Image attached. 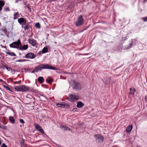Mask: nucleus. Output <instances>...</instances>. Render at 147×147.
I'll list each match as a JSON object with an SVG mask.
<instances>
[{"label": "nucleus", "instance_id": "1", "mask_svg": "<svg viewBox=\"0 0 147 147\" xmlns=\"http://www.w3.org/2000/svg\"><path fill=\"white\" fill-rule=\"evenodd\" d=\"M14 88L17 91L20 92H26L30 89L29 87L24 85L15 86Z\"/></svg>", "mask_w": 147, "mask_h": 147}, {"label": "nucleus", "instance_id": "2", "mask_svg": "<svg viewBox=\"0 0 147 147\" xmlns=\"http://www.w3.org/2000/svg\"><path fill=\"white\" fill-rule=\"evenodd\" d=\"M72 86L73 89L80 90L82 88V85L80 83H78L74 80L72 81Z\"/></svg>", "mask_w": 147, "mask_h": 147}, {"label": "nucleus", "instance_id": "3", "mask_svg": "<svg viewBox=\"0 0 147 147\" xmlns=\"http://www.w3.org/2000/svg\"><path fill=\"white\" fill-rule=\"evenodd\" d=\"M79 98L78 96L72 94H70L68 98V100L71 102H74L78 100Z\"/></svg>", "mask_w": 147, "mask_h": 147}, {"label": "nucleus", "instance_id": "4", "mask_svg": "<svg viewBox=\"0 0 147 147\" xmlns=\"http://www.w3.org/2000/svg\"><path fill=\"white\" fill-rule=\"evenodd\" d=\"M42 69H50L51 70H56L55 67L51 66L50 65L48 64H41Z\"/></svg>", "mask_w": 147, "mask_h": 147}, {"label": "nucleus", "instance_id": "5", "mask_svg": "<svg viewBox=\"0 0 147 147\" xmlns=\"http://www.w3.org/2000/svg\"><path fill=\"white\" fill-rule=\"evenodd\" d=\"M18 22L22 26L28 23L26 19L22 17L18 18Z\"/></svg>", "mask_w": 147, "mask_h": 147}, {"label": "nucleus", "instance_id": "6", "mask_svg": "<svg viewBox=\"0 0 147 147\" xmlns=\"http://www.w3.org/2000/svg\"><path fill=\"white\" fill-rule=\"evenodd\" d=\"M84 20L83 18V16L82 15L79 16L78 18V20L76 21V26H79L83 24L84 23Z\"/></svg>", "mask_w": 147, "mask_h": 147}, {"label": "nucleus", "instance_id": "7", "mask_svg": "<svg viewBox=\"0 0 147 147\" xmlns=\"http://www.w3.org/2000/svg\"><path fill=\"white\" fill-rule=\"evenodd\" d=\"M21 44L20 40H18L17 41L13 42L9 45L10 47L13 48H17L18 46Z\"/></svg>", "mask_w": 147, "mask_h": 147}, {"label": "nucleus", "instance_id": "8", "mask_svg": "<svg viewBox=\"0 0 147 147\" xmlns=\"http://www.w3.org/2000/svg\"><path fill=\"white\" fill-rule=\"evenodd\" d=\"M35 126V128L38 131L43 134H45V132L43 130L42 127L40 126L38 124H34V125Z\"/></svg>", "mask_w": 147, "mask_h": 147}, {"label": "nucleus", "instance_id": "9", "mask_svg": "<svg viewBox=\"0 0 147 147\" xmlns=\"http://www.w3.org/2000/svg\"><path fill=\"white\" fill-rule=\"evenodd\" d=\"M94 137L99 142H102L104 140V138L103 137L99 134L95 135Z\"/></svg>", "mask_w": 147, "mask_h": 147}, {"label": "nucleus", "instance_id": "10", "mask_svg": "<svg viewBox=\"0 0 147 147\" xmlns=\"http://www.w3.org/2000/svg\"><path fill=\"white\" fill-rule=\"evenodd\" d=\"M22 28L24 29L25 31H29L31 28V27L29 25L28 23H27L24 25L22 26Z\"/></svg>", "mask_w": 147, "mask_h": 147}, {"label": "nucleus", "instance_id": "11", "mask_svg": "<svg viewBox=\"0 0 147 147\" xmlns=\"http://www.w3.org/2000/svg\"><path fill=\"white\" fill-rule=\"evenodd\" d=\"M36 56V55L34 53H30L26 54L25 57L26 58L32 59L35 58Z\"/></svg>", "mask_w": 147, "mask_h": 147}, {"label": "nucleus", "instance_id": "12", "mask_svg": "<svg viewBox=\"0 0 147 147\" xmlns=\"http://www.w3.org/2000/svg\"><path fill=\"white\" fill-rule=\"evenodd\" d=\"M28 42L33 46H35L37 45V42L36 40L32 38L28 40Z\"/></svg>", "mask_w": 147, "mask_h": 147}, {"label": "nucleus", "instance_id": "13", "mask_svg": "<svg viewBox=\"0 0 147 147\" xmlns=\"http://www.w3.org/2000/svg\"><path fill=\"white\" fill-rule=\"evenodd\" d=\"M13 16V19L14 20L17 19L20 17V15L18 11L14 13Z\"/></svg>", "mask_w": 147, "mask_h": 147}, {"label": "nucleus", "instance_id": "14", "mask_svg": "<svg viewBox=\"0 0 147 147\" xmlns=\"http://www.w3.org/2000/svg\"><path fill=\"white\" fill-rule=\"evenodd\" d=\"M84 105L82 102L81 101H79L77 103L76 107L78 108H80L83 107Z\"/></svg>", "mask_w": 147, "mask_h": 147}, {"label": "nucleus", "instance_id": "15", "mask_svg": "<svg viewBox=\"0 0 147 147\" xmlns=\"http://www.w3.org/2000/svg\"><path fill=\"white\" fill-rule=\"evenodd\" d=\"M34 69L36 72H38L39 70L41 71V69H42L41 68V64L38 65L37 66L35 67Z\"/></svg>", "mask_w": 147, "mask_h": 147}, {"label": "nucleus", "instance_id": "16", "mask_svg": "<svg viewBox=\"0 0 147 147\" xmlns=\"http://www.w3.org/2000/svg\"><path fill=\"white\" fill-rule=\"evenodd\" d=\"M46 82L49 84H51L53 81V79L51 78L50 77H48L46 79Z\"/></svg>", "mask_w": 147, "mask_h": 147}, {"label": "nucleus", "instance_id": "17", "mask_svg": "<svg viewBox=\"0 0 147 147\" xmlns=\"http://www.w3.org/2000/svg\"><path fill=\"white\" fill-rule=\"evenodd\" d=\"M5 2L4 1H0V11H1L3 7L4 6Z\"/></svg>", "mask_w": 147, "mask_h": 147}, {"label": "nucleus", "instance_id": "18", "mask_svg": "<svg viewBox=\"0 0 147 147\" xmlns=\"http://www.w3.org/2000/svg\"><path fill=\"white\" fill-rule=\"evenodd\" d=\"M44 78L42 77H39L38 78V80L40 84H42L44 81Z\"/></svg>", "mask_w": 147, "mask_h": 147}, {"label": "nucleus", "instance_id": "19", "mask_svg": "<svg viewBox=\"0 0 147 147\" xmlns=\"http://www.w3.org/2000/svg\"><path fill=\"white\" fill-rule=\"evenodd\" d=\"M9 120L11 123L12 124H14L15 123V120L13 117L10 116L9 117Z\"/></svg>", "mask_w": 147, "mask_h": 147}, {"label": "nucleus", "instance_id": "20", "mask_svg": "<svg viewBox=\"0 0 147 147\" xmlns=\"http://www.w3.org/2000/svg\"><path fill=\"white\" fill-rule=\"evenodd\" d=\"M129 90L130 92H129V94H130L134 95V92H136V90L134 88H130L129 89Z\"/></svg>", "mask_w": 147, "mask_h": 147}, {"label": "nucleus", "instance_id": "21", "mask_svg": "<svg viewBox=\"0 0 147 147\" xmlns=\"http://www.w3.org/2000/svg\"><path fill=\"white\" fill-rule=\"evenodd\" d=\"M132 128V126L131 125H129L126 128V131L127 132H130L131 131Z\"/></svg>", "mask_w": 147, "mask_h": 147}, {"label": "nucleus", "instance_id": "22", "mask_svg": "<svg viewBox=\"0 0 147 147\" xmlns=\"http://www.w3.org/2000/svg\"><path fill=\"white\" fill-rule=\"evenodd\" d=\"M21 147H25L26 146V144L24 143V140L23 139L20 142Z\"/></svg>", "mask_w": 147, "mask_h": 147}, {"label": "nucleus", "instance_id": "23", "mask_svg": "<svg viewBox=\"0 0 147 147\" xmlns=\"http://www.w3.org/2000/svg\"><path fill=\"white\" fill-rule=\"evenodd\" d=\"M0 31L3 33L6 34L7 31V30L4 27L3 28L0 29Z\"/></svg>", "mask_w": 147, "mask_h": 147}, {"label": "nucleus", "instance_id": "24", "mask_svg": "<svg viewBox=\"0 0 147 147\" xmlns=\"http://www.w3.org/2000/svg\"><path fill=\"white\" fill-rule=\"evenodd\" d=\"M28 45H24L23 46L22 48H20V49L21 50H26V49H28Z\"/></svg>", "mask_w": 147, "mask_h": 147}, {"label": "nucleus", "instance_id": "25", "mask_svg": "<svg viewBox=\"0 0 147 147\" xmlns=\"http://www.w3.org/2000/svg\"><path fill=\"white\" fill-rule=\"evenodd\" d=\"M133 42L132 41L131 42L129 46H126L125 48V49H129L131 48L132 47V45Z\"/></svg>", "mask_w": 147, "mask_h": 147}, {"label": "nucleus", "instance_id": "26", "mask_svg": "<svg viewBox=\"0 0 147 147\" xmlns=\"http://www.w3.org/2000/svg\"><path fill=\"white\" fill-rule=\"evenodd\" d=\"M6 54H8L11 56H16V55L14 53H11L10 52H7L6 53Z\"/></svg>", "mask_w": 147, "mask_h": 147}, {"label": "nucleus", "instance_id": "27", "mask_svg": "<svg viewBox=\"0 0 147 147\" xmlns=\"http://www.w3.org/2000/svg\"><path fill=\"white\" fill-rule=\"evenodd\" d=\"M64 103H57L56 104V106L57 107H61L62 108L63 107V106H64Z\"/></svg>", "mask_w": 147, "mask_h": 147}, {"label": "nucleus", "instance_id": "28", "mask_svg": "<svg viewBox=\"0 0 147 147\" xmlns=\"http://www.w3.org/2000/svg\"><path fill=\"white\" fill-rule=\"evenodd\" d=\"M48 48L47 47H44L42 50V52L43 53H45L47 52Z\"/></svg>", "mask_w": 147, "mask_h": 147}, {"label": "nucleus", "instance_id": "29", "mask_svg": "<svg viewBox=\"0 0 147 147\" xmlns=\"http://www.w3.org/2000/svg\"><path fill=\"white\" fill-rule=\"evenodd\" d=\"M64 106H63V108H67L70 107V105L68 103H64Z\"/></svg>", "mask_w": 147, "mask_h": 147}, {"label": "nucleus", "instance_id": "30", "mask_svg": "<svg viewBox=\"0 0 147 147\" xmlns=\"http://www.w3.org/2000/svg\"><path fill=\"white\" fill-rule=\"evenodd\" d=\"M68 130L69 131H71V132L72 131V130L70 129V128L67 127H64V128L63 129V130L65 131V130Z\"/></svg>", "mask_w": 147, "mask_h": 147}, {"label": "nucleus", "instance_id": "31", "mask_svg": "<svg viewBox=\"0 0 147 147\" xmlns=\"http://www.w3.org/2000/svg\"><path fill=\"white\" fill-rule=\"evenodd\" d=\"M0 128L3 129H7V127L2 125L0 124Z\"/></svg>", "mask_w": 147, "mask_h": 147}, {"label": "nucleus", "instance_id": "32", "mask_svg": "<svg viewBox=\"0 0 147 147\" xmlns=\"http://www.w3.org/2000/svg\"><path fill=\"white\" fill-rule=\"evenodd\" d=\"M35 26L37 28H40V25L39 23H37L35 24Z\"/></svg>", "mask_w": 147, "mask_h": 147}, {"label": "nucleus", "instance_id": "33", "mask_svg": "<svg viewBox=\"0 0 147 147\" xmlns=\"http://www.w3.org/2000/svg\"><path fill=\"white\" fill-rule=\"evenodd\" d=\"M27 60L26 59H22V60H19L17 61H16V62H24L26 61Z\"/></svg>", "mask_w": 147, "mask_h": 147}, {"label": "nucleus", "instance_id": "34", "mask_svg": "<svg viewBox=\"0 0 147 147\" xmlns=\"http://www.w3.org/2000/svg\"><path fill=\"white\" fill-rule=\"evenodd\" d=\"M141 19L143 20V22H146L147 21V16L146 17L142 18Z\"/></svg>", "mask_w": 147, "mask_h": 147}, {"label": "nucleus", "instance_id": "35", "mask_svg": "<svg viewBox=\"0 0 147 147\" xmlns=\"http://www.w3.org/2000/svg\"><path fill=\"white\" fill-rule=\"evenodd\" d=\"M4 9L5 11H9V7H5L4 8Z\"/></svg>", "mask_w": 147, "mask_h": 147}, {"label": "nucleus", "instance_id": "36", "mask_svg": "<svg viewBox=\"0 0 147 147\" xmlns=\"http://www.w3.org/2000/svg\"><path fill=\"white\" fill-rule=\"evenodd\" d=\"M5 67L6 68V69L8 71H9L11 69V68L10 67H9L7 66V65H5Z\"/></svg>", "mask_w": 147, "mask_h": 147}, {"label": "nucleus", "instance_id": "37", "mask_svg": "<svg viewBox=\"0 0 147 147\" xmlns=\"http://www.w3.org/2000/svg\"><path fill=\"white\" fill-rule=\"evenodd\" d=\"M4 88L6 89L7 90H10V88H9L8 87L6 86H4Z\"/></svg>", "mask_w": 147, "mask_h": 147}, {"label": "nucleus", "instance_id": "38", "mask_svg": "<svg viewBox=\"0 0 147 147\" xmlns=\"http://www.w3.org/2000/svg\"><path fill=\"white\" fill-rule=\"evenodd\" d=\"M72 111L73 112H78V109L77 108H75L73 109Z\"/></svg>", "mask_w": 147, "mask_h": 147}, {"label": "nucleus", "instance_id": "39", "mask_svg": "<svg viewBox=\"0 0 147 147\" xmlns=\"http://www.w3.org/2000/svg\"><path fill=\"white\" fill-rule=\"evenodd\" d=\"M111 80V79L110 78H109V80L108 81H106L105 82V83L107 84H110V83Z\"/></svg>", "mask_w": 147, "mask_h": 147}, {"label": "nucleus", "instance_id": "40", "mask_svg": "<svg viewBox=\"0 0 147 147\" xmlns=\"http://www.w3.org/2000/svg\"><path fill=\"white\" fill-rule=\"evenodd\" d=\"M20 122L23 124H24V120L22 119H20L19 120Z\"/></svg>", "mask_w": 147, "mask_h": 147}, {"label": "nucleus", "instance_id": "41", "mask_svg": "<svg viewBox=\"0 0 147 147\" xmlns=\"http://www.w3.org/2000/svg\"><path fill=\"white\" fill-rule=\"evenodd\" d=\"M1 147H7V146L5 143H3Z\"/></svg>", "mask_w": 147, "mask_h": 147}, {"label": "nucleus", "instance_id": "42", "mask_svg": "<svg viewBox=\"0 0 147 147\" xmlns=\"http://www.w3.org/2000/svg\"><path fill=\"white\" fill-rule=\"evenodd\" d=\"M26 98H28L29 100H30V101H31V98H29V97H28L27 96H26Z\"/></svg>", "mask_w": 147, "mask_h": 147}, {"label": "nucleus", "instance_id": "43", "mask_svg": "<svg viewBox=\"0 0 147 147\" xmlns=\"http://www.w3.org/2000/svg\"><path fill=\"white\" fill-rule=\"evenodd\" d=\"M65 126H63V125H61V128L63 129V128H64V127H65Z\"/></svg>", "mask_w": 147, "mask_h": 147}, {"label": "nucleus", "instance_id": "44", "mask_svg": "<svg viewBox=\"0 0 147 147\" xmlns=\"http://www.w3.org/2000/svg\"><path fill=\"white\" fill-rule=\"evenodd\" d=\"M36 72V71H35V70H34H34L32 72V73H34V72Z\"/></svg>", "mask_w": 147, "mask_h": 147}, {"label": "nucleus", "instance_id": "45", "mask_svg": "<svg viewBox=\"0 0 147 147\" xmlns=\"http://www.w3.org/2000/svg\"><path fill=\"white\" fill-rule=\"evenodd\" d=\"M0 82H3V81L2 80L0 79Z\"/></svg>", "mask_w": 147, "mask_h": 147}, {"label": "nucleus", "instance_id": "46", "mask_svg": "<svg viewBox=\"0 0 147 147\" xmlns=\"http://www.w3.org/2000/svg\"><path fill=\"white\" fill-rule=\"evenodd\" d=\"M9 91H11V92H12V91L11 90V89L10 88V90H9Z\"/></svg>", "mask_w": 147, "mask_h": 147}, {"label": "nucleus", "instance_id": "47", "mask_svg": "<svg viewBox=\"0 0 147 147\" xmlns=\"http://www.w3.org/2000/svg\"><path fill=\"white\" fill-rule=\"evenodd\" d=\"M88 53H85V54H84V55H88Z\"/></svg>", "mask_w": 147, "mask_h": 147}, {"label": "nucleus", "instance_id": "48", "mask_svg": "<svg viewBox=\"0 0 147 147\" xmlns=\"http://www.w3.org/2000/svg\"><path fill=\"white\" fill-rule=\"evenodd\" d=\"M136 147H140V146H137Z\"/></svg>", "mask_w": 147, "mask_h": 147}]
</instances>
